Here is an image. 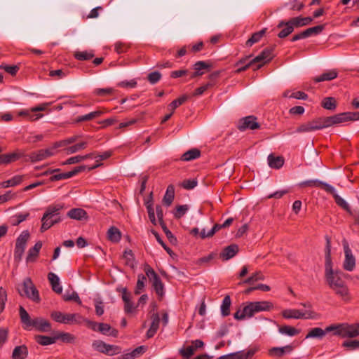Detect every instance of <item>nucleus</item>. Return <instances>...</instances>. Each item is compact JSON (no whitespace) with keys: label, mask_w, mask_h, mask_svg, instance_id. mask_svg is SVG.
<instances>
[{"label":"nucleus","mask_w":359,"mask_h":359,"mask_svg":"<svg viewBox=\"0 0 359 359\" xmlns=\"http://www.w3.org/2000/svg\"><path fill=\"white\" fill-rule=\"evenodd\" d=\"M325 256V280L329 287L343 301L349 302L351 299L349 290L344 280L341 278L342 272L334 271L330 257V239L327 237Z\"/></svg>","instance_id":"f257e3e1"},{"label":"nucleus","mask_w":359,"mask_h":359,"mask_svg":"<svg viewBox=\"0 0 359 359\" xmlns=\"http://www.w3.org/2000/svg\"><path fill=\"white\" fill-rule=\"evenodd\" d=\"M19 313L21 323L24 325L25 329L31 330L34 328L36 331L41 332L51 331L52 326L48 320L41 317H36L32 319L27 311L22 306L19 308Z\"/></svg>","instance_id":"f03ea898"},{"label":"nucleus","mask_w":359,"mask_h":359,"mask_svg":"<svg viewBox=\"0 0 359 359\" xmlns=\"http://www.w3.org/2000/svg\"><path fill=\"white\" fill-rule=\"evenodd\" d=\"M62 208L63 206L60 204L47 208L41 218L42 224L40 229L41 232H44L55 224L59 223L62 221V218L60 215V211Z\"/></svg>","instance_id":"7ed1b4c3"},{"label":"nucleus","mask_w":359,"mask_h":359,"mask_svg":"<svg viewBox=\"0 0 359 359\" xmlns=\"http://www.w3.org/2000/svg\"><path fill=\"white\" fill-rule=\"evenodd\" d=\"M18 290L22 297L25 296L36 303L41 301L39 291L30 278H26Z\"/></svg>","instance_id":"20e7f679"},{"label":"nucleus","mask_w":359,"mask_h":359,"mask_svg":"<svg viewBox=\"0 0 359 359\" xmlns=\"http://www.w3.org/2000/svg\"><path fill=\"white\" fill-rule=\"evenodd\" d=\"M50 317L60 323L81 325L83 323V317L79 313H64L55 311L51 312Z\"/></svg>","instance_id":"39448f33"},{"label":"nucleus","mask_w":359,"mask_h":359,"mask_svg":"<svg viewBox=\"0 0 359 359\" xmlns=\"http://www.w3.org/2000/svg\"><path fill=\"white\" fill-rule=\"evenodd\" d=\"M282 316L286 319H316L318 318V314L311 309L305 311L297 309H285L283 311Z\"/></svg>","instance_id":"423d86ee"},{"label":"nucleus","mask_w":359,"mask_h":359,"mask_svg":"<svg viewBox=\"0 0 359 359\" xmlns=\"http://www.w3.org/2000/svg\"><path fill=\"white\" fill-rule=\"evenodd\" d=\"M56 149H57V147H55L54 143L53 145L49 148L33 151L26 156L28 158L25 159V161H30L32 163H35L46 159L47 158L55 154Z\"/></svg>","instance_id":"0eeeda50"},{"label":"nucleus","mask_w":359,"mask_h":359,"mask_svg":"<svg viewBox=\"0 0 359 359\" xmlns=\"http://www.w3.org/2000/svg\"><path fill=\"white\" fill-rule=\"evenodd\" d=\"M29 238V233L28 231H24L16 240L14 259L17 262H19L22 259Z\"/></svg>","instance_id":"6e6552de"},{"label":"nucleus","mask_w":359,"mask_h":359,"mask_svg":"<svg viewBox=\"0 0 359 359\" xmlns=\"http://www.w3.org/2000/svg\"><path fill=\"white\" fill-rule=\"evenodd\" d=\"M203 91H195V92H189L182 95L177 99L174 100L168 107V110L172 111L176 108L183 104L187 101L192 100L194 97L200 96L203 94Z\"/></svg>","instance_id":"1a4fd4ad"},{"label":"nucleus","mask_w":359,"mask_h":359,"mask_svg":"<svg viewBox=\"0 0 359 359\" xmlns=\"http://www.w3.org/2000/svg\"><path fill=\"white\" fill-rule=\"evenodd\" d=\"M344 247L345 259L343 263V268L348 271H352L355 266V259L352 254L351 250L349 248L348 241L346 239L342 241Z\"/></svg>","instance_id":"9d476101"},{"label":"nucleus","mask_w":359,"mask_h":359,"mask_svg":"<svg viewBox=\"0 0 359 359\" xmlns=\"http://www.w3.org/2000/svg\"><path fill=\"white\" fill-rule=\"evenodd\" d=\"M273 48H266L260 54L252 59V62L255 65L257 63L255 69H259L264 65L271 61L273 57Z\"/></svg>","instance_id":"9b49d317"},{"label":"nucleus","mask_w":359,"mask_h":359,"mask_svg":"<svg viewBox=\"0 0 359 359\" xmlns=\"http://www.w3.org/2000/svg\"><path fill=\"white\" fill-rule=\"evenodd\" d=\"M260 128V124L257 121V117L248 116L239 121L238 128L243 131L246 129L256 130Z\"/></svg>","instance_id":"f8f14e48"},{"label":"nucleus","mask_w":359,"mask_h":359,"mask_svg":"<svg viewBox=\"0 0 359 359\" xmlns=\"http://www.w3.org/2000/svg\"><path fill=\"white\" fill-rule=\"evenodd\" d=\"M86 169V165H80V166L74 168L72 171L53 175L50 177V180L51 182H54V181H58L60 180L68 179V178H70V177L77 175L78 173H79L81 172L84 171Z\"/></svg>","instance_id":"ddd939ff"},{"label":"nucleus","mask_w":359,"mask_h":359,"mask_svg":"<svg viewBox=\"0 0 359 359\" xmlns=\"http://www.w3.org/2000/svg\"><path fill=\"white\" fill-rule=\"evenodd\" d=\"M48 105V103H43L41 104H39L36 107H32L30 109V110H27L26 111H24V116L27 117L30 121H36L39 118H41L43 116L41 114H35L36 112H39L41 111H44L47 106Z\"/></svg>","instance_id":"4468645a"},{"label":"nucleus","mask_w":359,"mask_h":359,"mask_svg":"<svg viewBox=\"0 0 359 359\" xmlns=\"http://www.w3.org/2000/svg\"><path fill=\"white\" fill-rule=\"evenodd\" d=\"M278 28H282L281 31L278 34L279 38H285L290 35L294 29V25L291 23V20L288 21L281 20L277 25Z\"/></svg>","instance_id":"2eb2a0df"},{"label":"nucleus","mask_w":359,"mask_h":359,"mask_svg":"<svg viewBox=\"0 0 359 359\" xmlns=\"http://www.w3.org/2000/svg\"><path fill=\"white\" fill-rule=\"evenodd\" d=\"M239 251L238 245L236 244H231L224 248L220 253V257L226 261L233 258Z\"/></svg>","instance_id":"dca6fc26"},{"label":"nucleus","mask_w":359,"mask_h":359,"mask_svg":"<svg viewBox=\"0 0 359 359\" xmlns=\"http://www.w3.org/2000/svg\"><path fill=\"white\" fill-rule=\"evenodd\" d=\"M121 291L122 292V299L124 302V311L126 313H130L135 309L133 303L130 300V293L128 292L126 287L122 288Z\"/></svg>","instance_id":"f3484780"},{"label":"nucleus","mask_w":359,"mask_h":359,"mask_svg":"<svg viewBox=\"0 0 359 359\" xmlns=\"http://www.w3.org/2000/svg\"><path fill=\"white\" fill-rule=\"evenodd\" d=\"M25 156L23 152L15 151L10 154H4L0 155V165L8 164L12 162L16 161L20 158Z\"/></svg>","instance_id":"a211bd4d"},{"label":"nucleus","mask_w":359,"mask_h":359,"mask_svg":"<svg viewBox=\"0 0 359 359\" xmlns=\"http://www.w3.org/2000/svg\"><path fill=\"white\" fill-rule=\"evenodd\" d=\"M337 76L338 71L336 69H329L324 72L320 75L314 77L313 81L316 83L328 81L337 78Z\"/></svg>","instance_id":"6ab92c4d"},{"label":"nucleus","mask_w":359,"mask_h":359,"mask_svg":"<svg viewBox=\"0 0 359 359\" xmlns=\"http://www.w3.org/2000/svg\"><path fill=\"white\" fill-rule=\"evenodd\" d=\"M302 187H320L323 188L325 191L327 192H333V187L327 183L321 182L318 180H307L305 182H303L300 184Z\"/></svg>","instance_id":"aec40b11"},{"label":"nucleus","mask_w":359,"mask_h":359,"mask_svg":"<svg viewBox=\"0 0 359 359\" xmlns=\"http://www.w3.org/2000/svg\"><path fill=\"white\" fill-rule=\"evenodd\" d=\"M344 338H354L359 336V323L353 324L344 323Z\"/></svg>","instance_id":"412c9836"},{"label":"nucleus","mask_w":359,"mask_h":359,"mask_svg":"<svg viewBox=\"0 0 359 359\" xmlns=\"http://www.w3.org/2000/svg\"><path fill=\"white\" fill-rule=\"evenodd\" d=\"M67 216L73 219L83 220L88 218L87 212L82 208H72L67 212Z\"/></svg>","instance_id":"4be33fe9"},{"label":"nucleus","mask_w":359,"mask_h":359,"mask_svg":"<svg viewBox=\"0 0 359 359\" xmlns=\"http://www.w3.org/2000/svg\"><path fill=\"white\" fill-rule=\"evenodd\" d=\"M48 279L52 287V290L57 293L60 294L62 292V287L60 284V279L58 276L53 272H50L48 274Z\"/></svg>","instance_id":"5701e85b"},{"label":"nucleus","mask_w":359,"mask_h":359,"mask_svg":"<svg viewBox=\"0 0 359 359\" xmlns=\"http://www.w3.org/2000/svg\"><path fill=\"white\" fill-rule=\"evenodd\" d=\"M42 247L41 241H38L35 243L34 246L30 248L26 258L27 262H33L36 260L39 255V251Z\"/></svg>","instance_id":"b1692460"},{"label":"nucleus","mask_w":359,"mask_h":359,"mask_svg":"<svg viewBox=\"0 0 359 359\" xmlns=\"http://www.w3.org/2000/svg\"><path fill=\"white\" fill-rule=\"evenodd\" d=\"M28 355V348L25 345L15 346L12 353L13 359H25Z\"/></svg>","instance_id":"393cba45"},{"label":"nucleus","mask_w":359,"mask_h":359,"mask_svg":"<svg viewBox=\"0 0 359 359\" xmlns=\"http://www.w3.org/2000/svg\"><path fill=\"white\" fill-rule=\"evenodd\" d=\"M97 331L103 334L116 337L118 336V330L112 328L109 324L100 323H99Z\"/></svg>","instance_id":"a878e982"},{"label":"nucleus","mask_w":359,"mask_h":359,"mask_svg":"<svg viewBox=\"0 0 359 359\" xmlns=\"http://www.w3.org/2000/svg\"><path fill=\"white\" fill-rule=\"evenodd\" d=\"M268 163L271 168L279 169L284 164V158L283 156H275L273 154H269L268 156Z\"/></svg>","instance_id":"bb28decb"},{"label":"nucleus","mask_w":359,"mask_h":359,"mask_svg":"<svg viewBox=\"0 0 359 359\" xmlns=\"http://www.w3.org/2000/svg\"><path fill=\"white\" fill-rule=\"evenodd\" d=\"M293 350V346L287 345L283 347H273L269 350V354L272 356L281 357L286 353H290Z\"/></svg>","instance_id":"cd10ccee"},{"label":"nucleus","mask_w":359,"mask_h":359,"mask_svg":"<svg viewBox=\"0 0 359 359\" xmlns=\"http://www.w3.org/2000/svg\"><path fill=\"white\" fill-rule=\"evenodd\" d=\"M254 306L255 313L260 311H270L273 305L271 302L267 301L252 302Z\"/></svg>","instance_id":"c85d7f7f"},{"label":"nucleus","mask_w":359,"mask_h":359,"mask_svg":"<svg viewBox=\"0 0 359 359\" xmlns=\"http://www.w3.org/2000/svg\"><path fill=\"white\" fill-rule=\"evenodd\" d=\"M107 238L113 243H118L121 239V233L116 226H111L107 231Z\"/></svg>","instance_id":"c756f323"},{"label":"nucleus","mask_w":359,"mask_h":359,"mask_svg":"<svg viewBox=\"0 0 359 359\" xmlns=\"http://www.w3.org/2000/svg\"><path fill=\"white\" fill-rule=\"evenodd\" d=\"M320 104L324 109L330 111H334L337 106V100L333 97H326L323 98Z\"/></svg>","instance_id":"7c9ffc66"},{"label":"nucleus","mask_w":359,"mask_h":359,"mask_svg":"<svg viewBox=\"0 0 359 359\" xmlns=\"http://www.w3.org/2000/svg\"><path fill=\"white\" fill-rule=\"evenodd\" d=\"M175 197V187L172 184H170L167 187L166 192L163 196V201L166 206H170Z\"/></svg>","instance_id":"2f4dec72"},{"label":"nucleus","mask_w":359,"mask_h":359,"mask_svg":"<svg viewBox=\"0 0 359 359\" xmlns=\"http://www.w3.org/2000/svg\"><path fill=\"white\" fill-rule=\"evenodd\" d=\"M290 20H291V23L294 25V27L295 28V27H303V26L309 25L312 22L313 18L311 17L302 18V17L299 16V17L292 18L290 19Z\"/></svg>","instance_id":"473e14b6"},{"label":"nucleus","mask_w":359,"mask_h":359,"mask_svg":"<svg viewBox=\"0 0 359 359\" xmlns=\"http://www.w3.org/2000/svg\"><path fill=\"white\" fill-rule=\"evenodd\" d=\"M201 156V151L196 148L191 149L186 151L181 156V160L184 161H189L196 159Z\"/></svg>","instance_id":"72a5a7b5"},{"label":"nucleus","mask_w":359,"mask_h":359,"mask_svg":"<svg viewBox=\"0 0 359 359\" xmlns=\"http://www.w3.org/2000/svg\"><path fill=\"white\" fill-rule=\"evenodd\" d=\"M209 67V65L203 61H199L196 62L194 65V69L195 70V72H191L190 78H194L197 75L203 74V70L208 69Z\"/></svg>","instance_id":"f704fd0d"},{"label":"nucleus","mask_w":359,"mask_h":359,"mask_svg":"<svg viewBox=\"0 0 359 359\" xmlns=\"http://www.w3.org/2000/svg\"><path fill=\"white\" fill-rule=\"evenodd\" d=\"M36 341L41 346H47L56 342L55 337L37 335L35 337Z\"/></svg>","instance_id":"c9c22d12"},{"label":"nucleus","mask_w":359,"mask_h":359,"mask_svg":"<svg viewBox=\"0 0 359 359\" xmlns=\"http://www.w3.org/2000/svg\"><path fill=\"white\" fill-rule=\"evenodd\" d=\"M266 29H263L259 32L254 33L251 37L246 41L245 44L248 47H251L254 43H257L263 37Z\"/></svg>","instance_id":"e433bc0d"},{"label":"nucleus","mask_w":359,"mask_h":359,"mask_svg":"<svg viewBox=\"0 0 359 359\" xmlns=\"http://www.w3.org/2000/svg\"><path fill=\"white\" fill-rule=\"evenodd\" d=\"M102 114H103V112L102 111L97 110V111L90 112L88 114L78 116L76 119V122L79 123V122H82V121H90L95 118L100 117Z\"/></svg>","instance_id":"4c0bfd02"},{"label":"nucleus","mask_w":359,"mask_h":359,"mask_svg":"<svg viewBox=\"0 0 359 359\" xmlns=\"http://www.w3.org/2000/svg\"><path fill=\"white\" fill-rule=\"evenodd\" d=\"M22 181V175H15L13 178L3 182L1 183L0 186L2 188H8L9 187H14L18 184H20Z\"/></svg>","instance_id":"58836bf2"},{"label":"nucleus","mask_w":359,"mask_h":359,"mask_svg":"<svg viewBox=\"0 0 359 359\" xmlns=\"http://www.w3.org/2000/svg\"><path fill=\"white\" fill-rule=\"evenodd\" d=\"M231 301L229 295H226L221 305V313L223 316H227L230 314V306Z\"/></svg>","instance_id":"ea45409f"},{"label":"nucleus","mask_w":359,"mask_h":359,"mask_svg":"<svg viewBox=\"0 0 359 359\" xmlns=\"http://www.w3.org/2000/svg\"><path fill=\"white\" fill-rule=\"evenodd\" d=\"M326 334V331L320 327H315L311 329L306 336V339L318 338L322 339Z\"/></svg>","instance_id":"a19ab883"},{"label":"nucleus","mask_w":359,"mask_h":359,"mask_svg":"<svg viewBox=\"0 0 359 359\" xmlns=\"http://www.w3.org/2000/svg\"><path fill=\"white\" fill-rule=\"evenodd\" d=\"M152 287L160 298L164 296V285L160 278L152 282Z\"/></svg>","instance_id":"79ce46f5"},{"label":"nucleus","mask_w":359,"mask_h":359,"mask_svg":"<svg viewBox=\"0 0 359 359\" xmlns=\"http://www.w3.org/2000/svg\"><path fill=\"white\" fill-rule=\"evenodd\" d=\"M330 194H331L334 200H335V202L336 203L341 207L343 209H344L345 210L348 211V212H350V207L348 205V204L345 201V200H344L341 197H340L335 191V189L333 187V192H329Z\"/></svg>","instance_id":"37998d69"},{"label":"nucleus","mask_w":359,"mask_h":359,"mask_svg":"<svg viewBox=\"0 0 359 359\" xmlns=\"http://www.w3.org/2000/svg\"><path fill=\"white\" fill-rule=\"evenodd\" d=\"M147 280L146 276L143 274H139L137 276V281L135 289V294H140L145 287V282Z\"/></svg>","instance_id":"c03bdc74"},{"label":"nucleus","mask_w":359,"mask_h":359,"mask_svg":"<svg viewBox=\"0 0 359 359\" xmlns=\"http://www.w3.org/2000/svg\"><path fill=\"white\" fill-rule=\"evenodd\" d=\"M278 331L283 334H286L290 337L297 335L299 333V331L297 329L289 325L280 327L278 328Z\"/></svg>","instance_id":"a18cd8bd"},{"label":"nucleus","mask_w":359,"mask_h":359,"mask_svg":"<svg viewBox=\"0 0 359 359\" xmlns=\"http://www.w3.org/2000/svg\"><path fill=\"white\" fill-rule=\"evenodd\" d=\"M255 354V351L249 350L248 351H241L231 353L233 359H248Z\"/></svg>","instance_id":"49530a36"},{"label":"nucleus","mask_w":359,"mask_h":359,"mask_svg":"<svg viewBox=\"0 0 359 359\" xmlns=\"http://www.w3.org/2000/svg\"><path fill=\"white\" fill-rule=\"evenodd\" d=\"M265 277L261 271H257L253 273L251 276L244 280L243 283L244 284H252L254 282H257L258 280H264Z\"/></svg>","instance_id":"de8ad7c7"},{"label":"nucleus","mask_w":359,"mask_h":359,"mask_svg":"<svg viewBox=\"0 0 359 359\" xmlns=\"http://www.w3.org/2000/svg\"><path fill=\"white\" fill-rule=\"evenodd\" d=\"M56 341L61 339L63 342L72 343L74 342L75 337L70 333L68 332H58L55 336Z\"/></svg>","instance_id":"09e8293b"},{"label":"nucleus","mask_w":359,"mask_h":359,"mask_svg":"<svg viewBox=\"0 0 359 359\" xmlns=\"http://www.w3.org/2000/svg\"><path fill=\"white\" fill-rule=\"evenodd\" d=\"M86 146L87 142H82L65 149V151L67 154H74L77 152L78 151L84 149L86 147Z\"/></svg>","instance_id":"8fccbe9b"},{"label":"nucleus","mask_w":359,"mask_h":359,"mask_svg":"<svg viewBox=\"0 0 359 359\" xmlns=\"http://www.w3.org/2000/svg\"><path fill=\"white\" fill-rule=\"evenodd\" d=\"M191 72L187 69H179L176 71H172L170 72V77L173 79L177 78H190Z\"/></svg>","instance_id":"3c124183"},{"label":"nucleus","mask_w":359,"mask_h":359,"mask_svg":"<svg viewBox=\"0 0 359 359\" xmlns=\"http://www.w3.org/2000/svg\"><path fill=\"white\" fill-rule=\"evenodd\" d=\"M75 57L79 60H88L94 56L93 51H78L74 53Z\"/></svg>","instance_id":"603ef678"},{"label":"nucleus","mask_w":359,"mask_h":359,"mask_svg":"<svg viewBox=\"0 0 359 359\" xmlns=\"http://www.w3.org/2000/svg\"><path fill=\"white\" fill-rule=\"evenodd\" d=\"M62 297L65 302L74 301L78 304H79V305L81 304V300L79 294H77V292H76L74 291L72 292V293H69V292L65 293Z\"/></svg>","instance_id":"864d4df0"},{"label":"nucleus","mask_w":359,"mask_h":359,"mask_svg":"<svg viewBox=\"0 0 359 359\" xmlns=\"http://www.w3.org/2000/svg\"><path fill=\"white\" fill-rule=\"evenodd\" d=\"M146 276L149 278L151 281H154L156 279L159 278L158 274L155 272V271L147 264L144 265V268Z\"/></svg>","instance_id":"5fc2aeb1"},{"label":"nucleus","mask_w":359,"mask_h":359,"mask_svg":"<svg viewBox=\"0 0 359 359\" xmlns=\"http://www.w3.org/2000/svg\"><path fill=\"white\" fill-rule=\"evenodd\" d=\"M179 352L184 359H189L194 354L195 349L194 346H189L185 348H181Z\"/></svg>","instance_id":"6e6d98bb"},{"label":"nucleus","mask_w":359,"mask_h":359,"mask_svg":"<svg viewBox=\"0 0 359 359\" xmlns=\"http://www.w3.org/2000/svg\"><path fill=\"white\" fill-rule=\"evenodd\" d=\"M121 352V348L116 345L107 344L104 354L114 355L119 354Z\"/></svg>","instance_id":"4d7b16f0"},{"label":"nucleus","mask_w":359,"mask_h":359,"mask_svg":"<svg viewBox=\"0 0 359 359\" xmlns=\"http://www.w3.org/2000/svg\"><path fill=\"white\" fill-rule=\"evenodd\" d=\"M283 96L299 100H306L308 98V95L304 91H294L290 95L288 93H285Z\"/></svg>","instance_id":"13d9d810"},{"label":"nucleus","mask_w":359,"mask_h":359,"mask_svg":"<svg viewBox=\"0 0 359 359\" xmlns=\"http://www.w3.org/2000/svg\"><path fill=\"white\" fill-rule=\"evenodd\" d=\"M250 57V56L247 57L244 59H242L239 60L236 66L238 67V69L236 70L237 72H241L243 71L246 70L249 67L254 65V64L252 62V60H250L247 64H245L244 66H241L242 65L245 64V62Z\"/></svg>","instance_id":"bf43d9fd"},{"label":"nucleus","mask_w":359,"mask_h":359,"mask_svg":"<svg viewBox=\"0 0 359 359\" xmlns=\"http://www.w3.org/2000/svg\"><path fill=\"white\" fill-rule=\"evenodd\" d=\"M79 138V136L74 135L64 140L55 142V147H62L68 144L75 142Z\"/></svg>","instance_id":"052dcab7"},{"label":"nucleus","mask_w":359,"mask_h":359,"mask_svg":"<svg viewBox=\"0 0 359 359\" xmlns=\"http://www.w3.org/2000/svg\"><path fill=\"white\" fill-rule=\"evenodd\" d=\"M189 210L188 205H182L176 207V211L174 212V217L176 219H180L183 217Z\"/></svg>","instance_id":"680f3d73"},{"label":"nucleus","mask_w":359,"mask_h":359,"mask_svg":"<svg viewBox=\"0 0 359 359\" xmlns=\"http://www.w3.org/2000/svg\"><path fill=\"white\" fill-rule=\"evenodd\" d=\"M107 344L105 342L101 340H95L93 342L92 346L95 350L97 351L104 353H105V348L107 346Z\"/></svg>","instance_id":"e2e57ef3"},{"label":"nucleus","mask_w":359,"mask_h":359,"mask_svg":"<svg viewBox=\"0 0 359 359\" xmlns=\"http://www.w3.org/2000/svg\"><path fill=\"white\" fill-rule=\"evenodd\" d=\"M325 29V25H317L306 29L307 36L309 37L312 35H317L321 33Z\"/></svg>","instance_id":"0e129e2a"},{"label":"nucleus","mask_w":359,"mask_h":359,"mask_svg":"<svg viewBox=\"0 0 359 359\" xmlns=\"http://www.w3.org/2000/svg\"><path fill=\"white\" fill-rule=\"evenodd\" d=\"M333 126L346 122L345 112L331 116Z\"/></svg>","instance_id":"69168bd1"},{"label":"nucleus","mask_w":359,"mask_h":359,"mask_svg":"<svg viewBox=\"0 0 359 359\" xmlns=\"http://www.w3.org/2000/svg\"><path fill=\"white\" fill-rule=\"evenodd\" d=\"M161 79V74L159 72L155 71L149 73L147 76L148 81L154 84L160 81Z\"/></svg>","instance_id":"338daca9"},{"label":"nucleus","mask_w":359,"mask_h":359,"mask_svg":"<svg viewBox=\"0 0 359 359\" xmlns=\"http://www.w3.org/2000/svg\"><path fill=\"white\" fill-rule=\"evenodd\" d=\"M243 314L245 315V318L247 317H252L255 313V311L254 309V306L252 302H249L245 306H244L243 309Z\"/></svg>","instance_id":"774afa93"}]
</instances>
